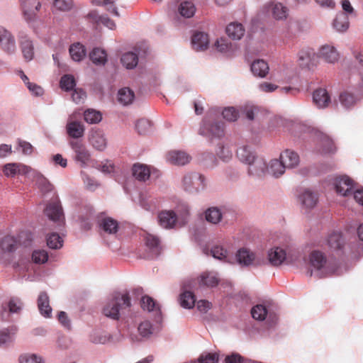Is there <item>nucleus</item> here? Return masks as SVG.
Returning a JSON list of instances; mask_svg holds the SVG:
<instances>
[{
    "instance_id": "obj_20",
    "label": "nucleus",
    "mask_w": 363,
    "mask_h": 363,
    "mask_svg": "<svg viewBox=\"0 0 363 363\" xmlns=\"http://www.w3.org/2000/svg\"><path fill=\"white\" fill-rule=\"evenodd\" d=\"M236 259L240 265L249 266L255 263V254L247 248H241L236 254Z\"/></svg>"
},
{
    "instance_id": "obj_19",
    "label": "nucleus",
    "mask_w": 363,
    "mask_h": 363,
    "mask_svg": "<svg viewBox=\"0 0 363 363\" xmlns=\"http://www.w3.org/2000/svg\"><path fill=\"white\" fill-rule=\"evenodd\" d=\"M319 147L318 151L321 154H333L336 151V147L333 140L324 133L319 134Z\"/></svg>"
},
{
    "instance_id": "obj_25",
    "label": "nucleus",
    "mask_w": 363,
    "mask_h": 363,
    "mask_svg": "<svg viewBox=\"0 0 363 363\" xmlns=\"http://www.w3.org/2000/svg\"><path fill=\"white\" fill-rule=\"evenodd\" d=\"M251 71L255 76L264 78L269 73V67L264 60H256L251 64Z\"/></svg>"
},
{
    "instance_id": "obj_17",
    "label": "nucleus",
    "mask_w": 363,
    "mask_h": 363,
    "mask_svg": "<svg viewBox=\"0 0 363 363\" xmlns=\"http://www.w3.org/2000/svg\"><path fill=\"white\" fill-rule=\"evenodd\" d=\"M160 224L164 228H172L174 227L177 217L173 211H162L158 216Z\"/></svg>"
},
{
    "instance_id": "obj_26",
    "label": "nucleus",
    "mask_w": 363,
    "mask_h": 363,
    "mask_svg": "<svg viewBox=\"0 0 363 363\" xmlns=\"http://www.w3.org/2000/svg\"><path fill=\"white\" fill-rule=\"evenodd\" d=\"M38 307L41 315L45 318L50 317L52 308L50 306V300L47 293L43 291L39 294Z\"/></svg>"
},
{
    "instance_id": "obj_11",
    "label": "nucleus",
    "mask_w": 363,
    "mask_h": 363,
    "mask_svg": "<svg viewBox=\"0 0 363 363\" xmlns=\"http://www.w3.org/2000/svg\"><path fill=\"white\" fill-rule=\"evenodd\" d=\"M90 144L97 150H104L107 145V141L104 133L99 129H92L89 138Z\"/></svg>"
},
{
    "instance_id": "obj_34",
    "label": "nucleus",
    "mask_w": 363,
    "mask_h": 363,
    "mask_svg": "<svg viewBox=\"0 0 363 363\" xmlns=\"http://www.w3.org/2000/svg\"><path fill=\"white\" fill-rule=\"evenodd\" d=\"M89 58L96 65H104L107 61V54L104 50L95 48L90 52Z\"/></svg>"
},
{
    "instance_id": "obj_21",
    "label": "nucleus",
    "mask_w": 363,
    "mask_h": 363,
    "mask_svg": "<svg viewBox=\"0 0 363 363\" xmlns=\"http://www.w3.org/2000/svg\"><path fill=\"white\" fill-rule=\"evenodd\" d=\"M302 206L306 209L313 208L318 202V196L311 191L306 189L298 197Z\"/></svg>"
},
{
    "instance_id": "obj_7",
    "label": "nucleus",
    "mask_w": 363,
    "mask_h": 363,
    "mask_svg": "<svg viewBox=\"0 0 363 363\" xmlns=\"http://www.w3.org/2000/svg\"><path fill=\"white\" fill-rule=\"evenodd\" d=\"M316 55L311 48L301 50L298 54V63L302 68L311 69L315 65Z\"/></svg>"
},
{
    "instance_id": "obj_58",
    "label": "nucleus",
    "mask_w": 363,
    "mask_h": 363,
    "mask_svg": "<svg viewBox=\"0 0 363 363\" xmlns=\"http://www.w3.org/2000/svg\"><path fill=\"white\" fill-rule=\"evenodd\" d=\"M340 101L342 106L349 108L355 104L356 99L353 94L348 92H343L340 95Z\"/></svg>"
},
{
    "instance_id": "obj_4",
    "label": "nucleus",
    "mask_w": 363,
    "mask_h": 363,
    "mask_svg": "<svg viewBox=\"0 0 363 363\" xmlns=\"http://www.w3.org/2000/svg\"><path fill=\"white\" fill-rule=\"evenodd\" d=\"M204 186V177L199 173L187 174L183 178V187L186 191L196 193L203 189Z\"/></svg>"
},
{
    "instance_id": "obj_59",
    "label": "nucleus",
    "mask_w": 363,
    "mask_h": 363,
    "mask_svg": "<svg viewBox=\"0 0 363 363\" xmlns=\"http://www.w3.org/2000/svg\"><path fill=\"white\" fill-rule=\"evenodd\" d=\"M138 332L143 337H148L152 333V325L150 321H143L138 326Z\"/></svg>"
},
{
    "instance_id": "obj_24",
    "label": "nucleus",
    "mask_w": 363,
    "mask_h": 363,
    "mask_svg": "<svg viewBox=\"0 0 363 363\" xmlns=\"http://www.w3.org/2000/svg\"><path fill=\"white\" fill-rule=\"evenodd\" d=\"M66 130L69 136L73 138H82L84 134V126L79 121H69L67 123Z\"/></svg>"
},
{
    "instance_id": "obj_57",
    "label": "nucleus",
    "mask_w": 363,
    "mask_h": 363,
    "mask_svg": "<svg viewBox=\"0 0 363 363\" xmlns=\"http://www.w3.org/2000/svg\"><path fill=\"white\" fill-rule=\"evenodd\" d=\"M19 363H43L41 357L35 354H23L19 357Z\"/></svg>"
},
{
    "instance_id": "obj_13",
    "label": "nucleus",
    "mask_w": 363,
    "mask_h": 363,
    "mask_svg": "<svg viewBox=\"0 0 363 363\" xmlns=\"http://www.w3.org/2000/svg\"><path fill=\"white\" fill-rule=\"evenodd\" d=\"M192 48L196 51H203L208 47L209 39L207 33L197 31L191 37Z\"/></svg>"
},
{
    "instance_id": "obj_32",
    "label": "nucleus",
    "mask_w": 363,
    "mask_h": 363,
    "mask_svg": "<svg viewBox=\"0 0 363 363\" xmlns=\"http://www.w3.org/2000/svg\"><path fill=\"white\" fill-rule=\"evenodd\" d=\"M132 172L134 177L141 182H145L150 175L149 167L142 164H135L132 167Z\"/></svg>"
},
{
    "instance_id": "obj_23",
    "label": "nucleus",
    "mask_w": 363,
    "mask_h": 363,
    "mask_svg": "<svg viewBox=\"0 0 363 363\" xmlns=\"http://www.w3.org/2000/svg\"><path fill=\"white\" fill-rule=\"evenodd\" d=\"M20 46L24 59L30 61L34 56V48L33 42L27 36H21L20 38Z\"/></svg>"
},
{
    "instance_id": "obj_56",
    "label": "nucleus",
    "mask_w": 363,
    "mask_h": 363,
    "mask_svg": "<svg viewBox=\"0 0 363 363\" xmlns=\"http://www.w3.org/2000/svg\"><path fill=\"white\" fill-rule=\"evenodd\" d=\"M90 1L91 4L95 6H105L108 11L115 15H118L116 8L114 6V0H90Z\"/></svg>"
},
{
    "instance_id": "obj_52",
    "label": "nucleus",
    "mask_w": 363,
    "mask_h": 363,
    "mask_svg": "<svg viewBox=\"0 0 363 363\" xmlns=\"http://www.w3.org/2000/svg\"><path fill=\"white\" fill-rule=\"evenodd\" d=\"M47 245L52 249L60 248L62 246V240L57 233H53L48 235Z\"/></svg>"
},
{
    "instance_id": "obj_53",
    "label": "nucleus",
    "mask_w": 363,
    "mask_h": 363,
    "mask_svg": "<svg viewBox=\"0 0 363 363\" xmlns=\"http://www.w3.org/2000/svg\"><path fill=\"white\" fill-rule=\"evenodd\" d=\"M48 259V254L44 250H36L32 253V260L35 264H44Z\"/></svg>"
},
{
    "instance_id": "obj_51",
    "label": "nucleus",
    "mask_w": 363,
    "mask_h": 363,
    "mask_svg": "<svg viewBox=\"0 0 363 363\" xmlns=\"http://www.w3.org/2000/svg\"><path fill=\"white\" fill-rule=\"evenodd\" d=\"M141 306L143 309L148 311H160L159 306L156 302L150 296H145L141 299Z\"/></svg>"
},
{
    "instance_id": "obj_36",
    "label": "nucleus",
    "mask_w": 363,
    "mask_h": 363,
    "mask_svg": "<svg viewBox=\"0 0 363 363\" xmlns=\"http://www.w3.org/2000/svg\"><path fill=\"white\" fill-rule=\"evenodd\" d=\"M16 333L15 328H6L0 330V347H8L14 340Z\"/></svg>"
},
{
    "instance_id": "obj_6",
    "label": "nucleus",
    "mask_w": 363,
    "mask_h": 363,
    "mask_svg": "<svg viewBox=\"0 0 363 363\" xmlns=\"http://www.w3.org/2000/svg\"><path fill=\"white\" fill-rule=\"evenodd\" d=\"M354 184V181L347 176L336 178L334 183L336 192L343 196L352 195Z\"/></svg>"
},
{
    "instance_id": "obj_29",
    "label": "nucleus",
    "mask_w": 363,
    "mask_h": 363,
    "mask_svg": "<svg viewBox=\"0 0 363 363\" xmlns=\"http://www.w3.org/2000/svg\"><path fill=\"white\" fill-rule=\"evenodd\" d=\"M310 263L317 270L323 269L327 264V259L325 255L318 250L313 251L309 256Z\"/></svg>"
},
{
    "instance_id": "obj_40",
    "label": "nucleus",
    "mask_w": 363,
    "mask_h": 363,
    "mask_svg": "<svg viewBox=\"0 0 363 363\" xmlns=\"http://www.w3.org/2000/svg\"><path fill=\"white\" fill-rule=\"evenodd\" d=\"M179 301L181 306L186 308H193L196 302L194 294L187 289H184L181 294Z\"/></svg>"
},
{
    "instance_id": "obj_31",
    "label": "nucleus",
    "mask_w": 363,
    "mask_h": 363,
    "mask_svg": "<svg viewBox=\"0 0 363 363\" xmlns=\"http://www.w3.org/2000/svg\"><path fill=\"white\" fill-rule=\"evenodd\" d=\"M225 32L233 40H240L244 36L246 29L243 24H227Z\"/></svg>"
},
{
    "instance_id": "obj_43",
    "label": "nucleus",
    "mask_w": 363,
    "mask_h": 363,
    "mask_svg": "<svg viewBox=\"0 0 363 363\" xmlns=\"http://www.w3.org/2000/svg\"><path fill=\"white\" fill-rule=\"evenodd\" d=\"M213 48L218 52L225 54H230L233 51L231 43L225 38H220L214 43Z\"/></svg>"
},
{
    "instance_id": "obj_50",
    "label": "nucleus",
    "mask_w": 363,
    "mask_h": 363,
    "mask_svg": "<svg viewBox=\"0 0 363 363\" xmlns=\"http://www.w3.org/2000/svg\"><path fill=\"white\" fill-rule=\"evenodd\" d=\"M251 314L254 319L264 320L267 315V309L264 305L258 304L252 308Z\"/></svg>"
},
{
    "instance_id": "obj_54",
    "label": "nucleus",
    "mask_w": 363,
    "mask_h": 363,
    "mask_svg": "<svg viewBox=\"0 0 363 363\" xmlns=\"http://www.w3.org/2000/svg\"><path fill=\"white\" fill-rule=\"evenodd\" d=\"M54 7L62 11H70L74 6L73 0H53Z\"/></svg>"
},
{
    "instance_id": "obj_37",
    "label": "nucleus",
    "mask_w": 363,
    "mask_h": 363,
    "mask_svg": "<svg viewBox=\"0 0 363 363\" xmlns=\"http://www.w3.org/2000/svg\"><path fill=\"white\" fill-rule=\"evenodd\" d=\"M69 54L73 60L79 62L85 57L86 50L83 45L79 43H76L70 46Z\"/></svg>"
},
{
    "instance_id": "obj_30",
    "label": "nucleus",
    "mask_w": 363,
    "mask_h": 363,
    "mask_svg": "<svg viewBox=\"0 0 363 363\" xmlns=\"http://www.w3.org/2000/svg\"><path fill=\"white\" fill-rule=\"evenodd\" d=\"M218 278L212 272H203L197 279L200 287H214L218 284Z\"/></svg>"
},
{
    "instance_id": "obj_14",
    "label": "nucleus",
    "mask_w": 363,
    "mask_h": 363,
    "mask_svg": "<svg viewBox=\"0 0 363 363\" xmlns=\"http://www.w3.org/2000/svg\"><path fill=\"white\" fill-rule=\"evenodd\" d=\"M271 15L273 19L276 21H285L289 15V9L281 3L270 1L269 2Z\"/></svg>"
},
{
    "instance_id": "obj_39",
    "label": "nucleus",
    "mask_w": 363,
    "mask_h": 363,
    "mask_svg": "<svg viewBox=\"0 0 363 363\" xmlns=\"http://www.w3.org/2000/svg\"><path fill=\"white\" fill-rule=\"evenodd\" d=\"M134 98V93L129 88H122L118 92V101L123 105L126 106L130 104Z\"/></svg>"
},
{
    "instance_id": "obj_61",
    "label": "nucleus",
    "mask_w": 363,
    "mask_h": 363,
    "mask_svg": "<svg viewBox=\"0 0 363 363\" xmlns=\"http://www.w3.org/2000/svg\"><path fill=\"white\" fill-rule=\"evenodd\" d=\"M222 115L225 119L228 121H235L238 118V112L233 107H228L224 108Z\"/></svg>"
},
{
    "instance_id": "obj_10",
    "label": "nucleus",
    "mask_w": 363,
    "mask_h": 363,
    "mask_svg": "<svg viewBox=\"0 0 363 363\" xmlns=\"http://www.w3.org/2000/svg\"><path fill=\"white\" fill-rule=\"evenodd\" d=\"M318 55L329 63L336 62L340 57L339 52L336 48L331 45H324L321 46Z\"/></svg>"
},
{
    "instance_id": "obj_9",
    "label": "nucleus",
    "mask_w": 363,
    "mask_h": 363,
    "mask_svg": "<svg viewBox=\"0 0 363 363\" xmlns=\"http://www.w3.org/2000/svg\"><path fill=\"white\" fill-rule=\"evenodd\" d=\"M0 45L2 50L9 55L13 54L16 50L13 36L5 29H0Z\"/></svg>"
},
{
    "instance_id": "obj_48",
    "label": "nucleus",
    "mask_w": 363,
    "mask_h": 363,
    "mask_svg": "<svg viewBox=\"0 0 363 363\" xmlns=\"http://www.w3.org/2000/svg\"><path fill=\"white\" fill-rule=\"evenodd\" d=\"M84 118L86 122L93 124L98 123L102 119L101 112L94 109H88L84 113Z\"/></svg>"
},
{
    "instance_id": "obj_5",
    "label": "nucleus",
    "mask_w": 363,
    "mask_h": 363,
    "mask_svg": "<svg viewBox=\"0 0 363 363\" xmlns=\"http://www.w3.org/2000/svg\"><path fill=\"white\" fill-rule=\"evenodd\" d=\"M69 145L74 152V160L80 166L86 167L91 161V154L86 146L82 141H71Z\"/></svg>"
},
{
    "instance_id": "obj_62",
    "label": "nucleus",
    "mask_w": 363,
    "mask_h": 363,
    "mask_svg": "<svg viewBox=\"0 0 363 363\" xmlns=\"http://www.w3.org/2000/svg\"><path fill=\"white\" fill-rule=\"evenodd\" d=\"M258 108L257 106L253 105L247 104L241 108V112L245 114V116L249 120H253L255 113H257Z\"/></svg>"
},
{
    "instance_id": "obj_15",
    "label": "nucleus",
    "mask_w": 363,
    "mask_h": 363,
    "mask_svg": "<svg viewBox=\"0 0 363 363\" xmlns=\"http://www.w3.org/2000/svg\"><path fill=\"white\" fill-rule=\"evenodd\" d=\"M167 160L174 165H184L191 160V157L185 152L172 150L167 153Z\"/></svg>"
},
{
    "instance_id": "obj_38",
    "label": "nucleus",
    "mask_w": 363,
    "mask_h": 363,
    "mask_svg": "<svg viewBox=\"0 0 363 363\" xmlns=\"http://www.w3.org/2000/svg\"><path fill=\"white\" fill-rule=\"evenodd\" d=\"M327 242L329 247L335 250H340L345 244V240L342 234L338 232H333L331 233L328 236Z\"/></svg>"
},
{
    "instance_id": "obj_28",
    "label": "nucleus",
    "mask_w": 363,
    "mask_h": 363,
    "mask_svg": "<svg viewBox=\"0 0 363 363\" xmlns=\"http://www.w3.org/2000/svg\"><path fill=\"white\" fill-rule=\"evenodd\" d=\"M313 100L318 107L325 108L328 106L330 99L326 89H318L313 92Z\"/></svg>"
},
{
    "instance_id": "obj_41",
    "label": "nucleus",
    "mask_w": 363,
    "mask_h": 363,
    "mask_svg": "<svg viewBox=\"0 0 363 363\" xmlns=\"http://www.w3.org/2000/svg\"><path fill=\"white\" fill-rule=\"evenodd\" d=\"M272 18L270 11L269 3L264 4L257 11L256 16L252 19V23H260L262 21H267Z\"/></svg>"
},
{
    "instance_id": "obj_60",
    "label": "nucleus",
    "mask_w": 363,
    "mask_h": 363,
    "mask_svg": "<svg viewBox=\"0 0 363 363\" xmlns=\"http://www.w3.org/2000/svg\"><path fill=\"white\" fill-rule=\"evenodd\" d=\"M86 19L91 23H108V18L104 16H99L95 10L90 11L87 14Z\"/></svg>"
},
{
    "instance_id": "obj_33",
    "label": "nucleus",
    "mask_w": 363,
    "mask_h": 363,
    "mask_svg": "<svg viewBox=\"0 0 363 363\" xmlns=\"http://www.w3.org/2000/svg\"><path fill=\"white\" fill-rule=\"evenodd\" d=\"M18 240L11 235L4 236L0 242V247L3 252H14L18 247Z\"/></svg>"
},
{
    "instance_id": "obj_1",
    "label": "nucleus",
    "mask_w": 363,
    "mask_h": 363,
    "mask_svg": "<svg viewBox=\"0 0 363 363\" xmlns=\"http://www.w3.org/2000/svg\"><path fill=\"white\" fill-rule=\"evenodd\" d=\"M34 182L43 196L48 194H52L50 201L44 210L45 214L52 221H62L64 219L62 208L59 198L54 191L52 184L43 175L38 173L35 175Z\"/></svg>"
},
{
    "instance_id": "obj_12",
    "label": "nucleus",
    "mask_w": 363,
    "mask_h": 363,
    "mask_svg": "<svg viewBox=\"0 0 363 363\" xmlns=\"http://www.w3.org/2000/svg\"><path fill=\"white\" fill-rule=\"evenodd\" d=\"M247 164L250 174L261 177L267 172V164L263 158L255 156L253 160Z\"/></svg>"
},
{
    "instance_id": "obj_22",
    "label": "nucleus",
    "mask_w": 363,
    "mask_h": 363,
    "mask_svg": "<svg viewBox=\"0 0 363 363\" xmlns=\"http://www.w3.org/2000/svg\"><path fill=\"white\" fill-rule=\"evenodd\" d=\"M100 230L104 233L112 235L116 234L118 230V223L116 220L106 217L99 220Z\"/></svg>"
},
{
    "instance_id": "obj_64",
    "label": "nucleus",
    "mask_w": 363,
    "mask_h": 363,
    "mask_svg": "<svg viewBox=\"0 0 363 363\" xmlns=\"http://www.w3.org/2000/svg\"><path fill=\"white\" fill-rule=\"evenodd\" d=\"M211 255L214 258L223 259L226 257L227 251L220 246H215L211 250Z\"/></svg>"
},
{
    "instance_id": "obj_63",
    "label": "nucleus",
    "mask_w": 363,
    "mask_h": 363,
    "mask_svg": "<svg viewBox=\"0 0 363 363\" xmlns=\"http://www.w3.org/2000/svg\"><path fill=\"white\" fill-rule=\"evenodd\" d=\"M258 108L257 106L253 105L247 104L241 108V112L245 114V116L249 120H253L255 113H257Z\"/></svg>"
},
{
    "instance_id": "obj_42",
    "label": "nucleus",
    "mask_w": 363,
    "mask_h": 363,
    "mask_svg": "<svg viewBox=\"0 0 363 363\" xmlns=\"http://www.w3.org/2000/svg\"><path fill=\"white\" fill-rule=\"evenodd\" d=\"M145 244L154 255H158L160 253V240L157 236L147 234L145 237Z\"/></svg>"
},
{
    "instance_id": "obj_16",
    "label": "nucleus",
    "mask_w": 363,
    "mask_h": 363,
    "mask_svg": "<svg viewBox=\"0 0 363 363\" xmlns=\"http://www.w3.org/2000/svg\"><path fill=\"white\" fill-rule=\"evenodd\" d=\"M30 168L16 163H9L4 167L3 172L6 177H15L16 174H26L28 173Z\"/></svg>"
},
{
    "instance_id": "obj_45",
    "label": "nucleus",
    "mask_w": 363,
    "mask_h": 363,
    "mask_svg": "<svg viewBox=\"0 0 363 363\" xmlns=\"http://www.w3.org/2000/svg\"><path fill=\"white\" fill-rule=\"evenodd\" d=\"M206 220L211 223L217 224L222 218L220 211L216 207H211L205 212Z\"/></svg>"
},
{
    "instance_id": "obj_18",
    "label": "nucleus",
    "mask_w": 363,
    "mask_h": 363,
    "mask_svg": "<svg viewBox=\"0 0 363 363\" xmlns=\"http://www.w3.org/2000/svg\"><path fill=\"white\" fill-rule=\"evenodd\" d=\"M280 160H281L285 169L294 168L299 163L298 155L292 150H286L280 155Z\"/></svg>"
},
{
    "instance_id": "obj_44",
    "label": "nucleus",
    "mask_w": 363,
    "mask_h": 363,
    "mask_svg": "<svg viewBox=\"0 0 363 363\" xmlns=\"http://www.w3.org/2000/svg\"><path fill=\"white\" fill-rule=\"evenodd\" d=\"M121 61L127 69H133L138 65V57L133 52H128L122 55Z\"/></svg>"
},
{
    "instance_id": "obj_35",
    "label": "nucleus",
    "mask_w": 363,
    "mask_h": 363,
    "mask_svg": "<svg viewBox=\"0 0 363 363\" xmlns=\"http://www.w3.org/2000/svg\"><path fill=\"white\" fill-rule=\"evenodd\" d=\"M285 169V166H284L281 160L275 159L270 162L266 171L274 177H279L284 173Z\"/></svg>"
},
{
    "instance_id": "obj_46",
    "label": "nucleus",
    "mask_w": 363,
    "mask_h": 363,
    "mask_svg": "<svg viewBox=\"0 0 363 363\" xmlns=\"http://www.w3.org/2000/svg\"><path fill=\"white\" fill-rule=\"evenodd\" d=\"M255 154L250 150L249 147L244 145L237 150L238 158L243 163H249L255 157Z\"/></svg>"
},
{
    "instance_id": "obj_55",
    "label": "nucleus",
    "mask_w": 363,
    "mask_h": 363,
    "mask_svg": "<svg viewBox=\"0 0 363 363\" xmlns=\"http://www.w3.org/2000/svg\"><path fill=\"white\" fill-rule=\"evenodd\" d=\"M76 85L75 80L73 76L65 74L62 77L60 80V87L65 90H72Z\"/></svg>"
},
{
    "instance_id": "obj_47",
    "label": "nucleus",
    "mask_w": 363,
    "mask_h": 363,
    "mask_svg": "<svg viewBox=\"0 0 363 363\" xmlns=\"http://www.w3.org/2000/svg\"><path fill=\"white\" fill-rule=\"evenodd\" d=\"M196 9L191 1H184L179 6V12L181 16L185 18H190L194 16Z\"/></svg>"
},
{
    "instance_id": "obj_27",
    "label": "nucleus",
    "mask_w": 363,
    "mask_h": 363,
    "mask_svg": "<svg viewBox=\"0 0 363 363\" xmlns=\"http://www.w3.org/2000/svg\"><path fill=\"white\" fill-rule=\"evenodd\" d=\"M286 252L280 248L275 247L272 249L268 253V259L270 264L273 266L281 265L286 259Z\"/></svg>"
},
{
    "instance_id": "obj_2",
    "label": "nucleus",
    "mask_w": 363,
    "mask_h": 363,
    "mask_svg": "<svg viewBox=\"0 0 363 363\" xmlns=\"http://www.w3.org/2000/svg\"><path fill=\"white\" fill-rule=\"evenodd\" d=\"M130 299L128 294H121L116 292L104 306L103 314L111 319L118 320L120 311L130 308Z\"/></svg>"
},
{
    "instance_id": "obj_49",
    "label": "nucleus",
    "mask_w": 363,
    "mask_h": 363,
    "mask_svg": "<svg viewBox=\"0 0 363 363\" xmlns=\"http://www.w3.org/2000/svg\"><path fill=\"white\" fill-rule=\"evenodd\" d=\"M93 217V209L89 208L86 209V214L81 213L79 215V220L81 227L86 230H89L91 228V220Z\"/></svg>"
},
{
    "instance_id": "obj_3",
    "label": "nucleus",
    "mask_w": 363,
    "mask_h": 363,
    "mask_svg": "<svg viewBox=\"0 0 363 363\" xmlns=\"http://www.w3.org/2000/svg\"><path fill=\"white\" fill-rule=\"evenodd\" d=\"M45 0H18L22 16L26 21H37L42 13Z\"/></svg>"
},
{
    "instance_id": "obj_8",
    "label": "nucleus",
    "mask_w": 363,
    "mask_h": 363,
    "mask_svg": "<svg viewBox=\"0 0 363 363\" xmlns=\"http://www.w3.org/2000/svg\"><path fill=\"white\" fill-rule=\"evenodd\" d=\"M201 134L208 137L221 138L224 135V123L218 122L213 124H208L203 122L200 128Z\"/></svg>"
}]
</instances>
